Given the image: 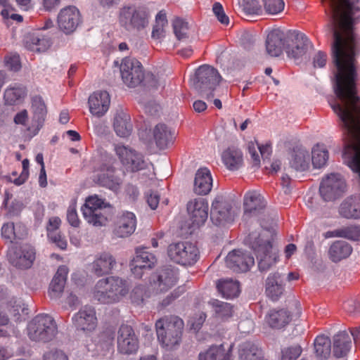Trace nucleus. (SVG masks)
<instances>
[{
  "instance_id": "f257e3e1",
  "label": "nucleus",
  "mask_w": 360,
  "mask_h": 360,
  "mask_svg": "<svg viewBox=\"0 0 360 360\" xmlns=\"http://www.w3.org/2000/svg\"><path fill=\"white\" fill-rule=\"evenodd\" d=\"M330 18L328 25L333 34L331 46L333 84L336 100L330 103L341 108H360L357 94V72L355 56L358 39L354 23L360 20V0H323Z\"/></svg>"
},
{
  "instance_id": "f03ea898",
  "label": "nucleus",
  "mask_w": 360,
  "mask_h": 360,
  "mask_svg": "<svg viewBox=\"0 0 360 360\" xmlns=\"http://www.w3.org/2000/svg\"><path fill=\"white\" fill-rule=\"evenodd\" d=\"M269 234V230L259 234L252 233L245 240L254 251L260 271H268L277 262L278 250L273 247Z\"/></svg>"
},
{
  "instance_id": "7ed1b4c3",
  "label": "nucleus",
  "mask_w": 360,
  "mask_h": 360,
  "mask_svg": "<svg viewBox=\"0 0 360 360\" xmlns=\"http://www.w3.org/2000/svg\"><path fill=\"white\" fill-rule=\"evenodd\" d=\"M128 292L129 288L125 280L110 276L96 283L93 297L101 304H110L119 302Z\"/></svg>"
},
{
  "instance_id": "20e7f679",
  "label": "nucleus",
  "mask_w": 360,
  "mask_h": 360,
  "mask_svg": "<svg viewBox=\"0 0 360 360\" xmlns=\"http://www.w3.org/2000/svg\"><path fill=\"white\" fill-rule=\"evenodd\" d=\"M217 70L208 65L200 66L191 79L192 87L207 99L214 97L213 91L221 81Z\"/></svg>"
},
{
  "instance_id": "39448f33",
  "label": "nucleus",
  "mask_w": 360,
  "mask_h": 360,
  "mask_svg": "<svg viewBox=\"0 0 360 360\" xmlns=\"http://www.w3.org/2000/svg\"><path fill=\"white\" fill-rule=\"evenodd\" d=\"M155 328L160 343L171 348L181 340L184 322L177 316H165L156 321Z\"/></svg>"
},
{
  "instance_id": "423d86ee",
  "label": "nucleus",
  "mask_w": 360,
  "mask_h": 360,
  "mask_svg": "<svg viewBox=\"0 0 360 360\" xmlns=\"http://www.w3.org/2000/svg\"><path fill=\"white\" fill-rule=\"evenodd\" d=\"M27 335L35 342H48L58 333V327L53 318L48 314H38L27 325Z\"/></svg>"
},
{
  "instance_id": "0eeeda50",
  "label": "nucleus",
  "mask_w": 360,
  "mask_h": 360,
  "mask_svg": "<svg viewBox=\"0 0 360 360\" xmlns=\"http://www.w3.org/2000/svg\"><path fill=\"white\" fill-rule=\"evenodd\" d=\"M108 204L97 196L89 197L82 208L85 220L94 226H105L110 215L104 210Z\"/></svg>"
},
{
  "instance_id": "6e6552de",
  "label": "nucleus",
  "mask_w": 360,
  "mask_h": 360,
  "mask_svg": "<svg viewBox=\"0 0 360 360\" xmlns=\"http://www.w3.org/2000/svg\"><path fill=\"white\" fill-rule=\"evenodd\" d=\"M169 257L174 262L181 265H192L198 260V249L188 242L172 243L168 246Z\"/></svg>"
},
{
  "instance_id": "1a4fd4ad",
  "label": "nucleus",
  "mask_w": 360,
  "mask_h": 360,
  "mask_svg": "<svg viewBox=\"0 0 360 360\" xmlns=\"http://www.w3.org/2000/svg\"><path fill=\"white\" fill-rule=\"evenodd\" d=\"M345 179L339 174H330L321 182L319 193L325 201H333L342 197L347 191Z\"/></svg>"
},
{
  "instance_id": "9d476101",
  "label": "nucleus",
  "mask_w": 360,
  "mask_h": 360,
  "mask_svg": "<svg viewBox=\"0 0 360 360\" xmlns=\"http://www.w3.org/2000/svg\"><path fill=\"white\" fill-rule=\"evenodd\" d=\"M119 21L126 30H140L148 23V12L146 8L124 7L120 10Z\"/></svg>"
},
{
  "instance_id": "9b49d317",
  "label": "nucleus",
  "mask_w": 360,
  "mask_h": 360,
  "mask_svg": "<svg viewBox=\"0 0 360 360\" xmlns=\"http://www.w3.org/2000/svg\"><path fill=\"white\" fill-rule=\"evenodd\" d=\"M34 248L27 244L21 246L13 245L8 248L7 259L9 263L19 269H30L35 260Z\"/></svg>"
},
{
  "instance_id": "f8f14e48",
  "label": "nucleus",
  "mask_w": 360,
  "mask_h": 360,
  "mask_svg": "<svg viewBox=\"0 0 360 360\" xmlns=\"http://www.w3.org/2000/svg\"><path fill=\"white\" fill-rule=\"evenodd\" d=\"M210 219L216 226H224L233 221V212L230 201L219 195L214 199L210 211Z\"/></svg>"
},
{
  "instance_id": "ddd939ff",
  "label": "nucleus",
  "mask_w": 360,
  "mask_h": 360,
  "mask_svg": "<svg viewBox=\"0 0 360 360\" xmlns=\"http://www.w3.org/2000/svg\"><path fill=\"white\" fill-rule=\"evenodd\" d=\"M124 83L129 87H136L143 80V70L141 63L134 58H125L120 65Z\"/></svg>"
},
{
  "instance_id": "4468645a",
  "label": "nucleus",
  "mask_w": 360,
  "mask_h": 360,
  "mask_svg": "<svg viewBox=\"0 0 360 360\" xmlns=\"http://www.w3.org/2000/svg\"><path fill=\"white\" fill-rule=\"evenodd\" d=\"M115 150L122 165L130 171L134 172L144 169L146 167L147 164L143 159V156L134 149L117 144L115 147Z\"/></svg>"
},
{
  "instance_id": "2eb2a0df",
  "label": "nucleus",
  "mask_w": 360,
  "mask_h": 360,
  "mask_svg": "<svg viewBox=\"0 0 360 360\" xmlns=\"http://www.w3.org/2000/svg\"><path fill=\"white\" fill-rule=\"evenodd\" d=\"M311 47L307 37L302 33L295 31L288 33L285 51L288 57L299 59L304 56Z\"/></svg>"
},
{
  "instance_id": "dca6fc26",
  "label": "nucleus",
  "mask_w": 360,
  "mask_h": 360,
  "mask_svg": "<svg viewBox=\"0 0 360 360\" xmlns=\"http://www.w3.org/2000/svg\"><path fill=\"white\" fill-rule=\"evenodd\" d=\"M139 341L133 328L128 325H122L118 331L117 349L124 354H130L137 351Z\"/></svg>"
},
{
  "instance_id": "f3484780",
  "label": "nucleus",
  "mask_w": 360,
  "mask_h": 360,
  "mask_svg": "<svg viewBox=\"0 0 360 360\" xmlns=\"http://www.w3.org/2000/svg\"><path fill=\"white\" fill-rule=\"evenodd\" d=\"M72 320L77 330L86 333L94 330L97 325L95 309L90 306H84L80 309Z\"/></svg>"
},
{
  "instance_id": "a211bd4d",
  "label": "nucleus",
  "mask_w": 360,
  "mask_h": 360,
  "mask_svg": "<svg viewBox=\"0 0 360 360\" xmlns=\"http://www.w3.org/2000/svg\"><path fill=\"white\" fill-rule=\"evenodd\" d=\"M81 22L79 10L72 6L60 10L58 15V25L63 32L66 34L73 32Z\"/></svg>"
},
{
  "instance_id": "6ab92c4d",
  "label": "nucleus",
  "mask_w": 360,
  "mask_h": 360,
  "mask_svg": "<svg viewBox=\"0 0 360 360\" xmlns=\"http://www.w3.org/2000/svg\"><path fill=\"white\" fill-rule=\"evenodd\" d=\"M226 265L235 272H246L255 264L253 257L240 250H233L226 257Z\"/></svg>"
},
{
  "instance_id": "aec40b11",
  "label": "nucleus",
  "mask_w": 360,
  "mask_h": 360,
  "mask_svg": "<svg viewBox=\"0 0 360 360\" xmlns=\"http://www.w3.org/2000/svg\"><path fill=\"white\" fill-rule=\"evenodd\" d=\"M187 210L193 226L202 225L208 217V204L202 198L195 199L187 205Z\"/></svg>"
},
{
  "instance_id": "412c9836",
  "label": "nucleus",
  "mask_w": 360,
  "mask_h": 360,
  "mask_svg": "<svg viewBox=\"0 0 360 360\" xmlns=\"http://www.w3.org/2000/svg\"><path fill=\"white\" fill-rule=\"evenodd\" d=\"M288 34L279 29L270 32L266 38V48L267 53L274 57L279 56L283 49L285 50Z\"/></svg>"
},
{
  "instance_id": "4be33fe9",
  "label": "nucleus",
  "mask_w": 360,
  "mask_h": 360,
  "mask_svg": "<svg viewBox=\"0 0 360 360\" xmlns=\"http://www.w3.org/2000/svg\"><path fill=\"white\" fill-rule=\"evenodd\" d=\"M116 264V259L110 252H103L96 255L91 271L97 276H102L110 274Z\"/></svg>"
},
{
  "instance_id": "5701e85b",
  "label": "nucleus",
  "mask_w": 360,
  "mask_h": 360,
  "mask_svg": "<svg viewBox=\"0 0 360 360\" xmlns=\"http://www.w3.org/2000/svg\"><path fill=\"white\" fill-rule=\"evenodd\" d=\"M176 281L174 271L170 267H164L153 276L152 285L157 292H163L171 288Z\"/></svg>"
},
{
  "instance_id": "b1692460",
  "label": "nucleus",
  "mask_w": 360,
  "mask_h": 360,
  "mask_svg": "<svg viewBox=\"0 0 360 360\" xmlns=\"http://www.w3.org/2000/svg\"><path fill=\"white\" fill-rule=\"evenodd\" d=\"M88 103L91 113L98 117H102L109 108V94L105 91L94 92L89 96Z\"/></svg>"
},
{
  "instance_id": "393cba45",
  "label": "nucleus",
  "mask_w": 360,
  "mask_h": 360,
  "mask_svg": "<svg viewBox=\"0 0 360 360\" xmlns=\"http://www.w3.org/2000/svg\"><path fill=\"white\" fill-rule=\"evenodd\" d=\"M266 207V201L260 193L255 191L246 193L243 200L245 216L258 214Z\"/></svg>"
},
{
  "instance_id": "a878e982",
  "label": "nucleus",
  "mask_w": 360,
  "mask_h": 360,
  "mask_svg": "<svg viewBox=\"0 0 360 360\" xmlns=\"http://www.w3.org/2000/svg\"><path fill=\"white\" fill-rule=\"evenodd\" d=\"M32 126L28 127L27 130L32 131L33 128L37 132L42 127L47 113L46 106L40 96L32 98Z\"/></svg>"
},
{
  "instance_id": "bb28decb",
  "label": "nucleus",
  "mask_w": 360,
  "mask_h": 360,
  "mask_svg": "<svg viewBox=\"0 0 360 360\" xmlns=\"http://www.w3.org/2000/svg\"><path fill=\"white\" fill-rule=\"evenodd\" d=\"M153 136L156 146L160 150H165L172 145L174 139V131L167 125L159 123L153 130Z\"/></svg>"
},
{
  "instance_id": "cd10ccee",
  "label": "nucleus",
  "mask_w": 360,
  "mask_h": 360,
  "mask_svg": "<svg viewBox=\"0 0 360 360\" xmlns=\"http://www.w3.org/2000/svg\"><path fill=\"white\" fill-rule=\"evenodd\" d=\"M136 228V217L134 213L130 212H124L119 217L115 227L114 234L119 238H124L134 233Z\"/></svg>"
},
{
  "instance_id": "c85d7f7f",
  "label": "nucleus",
  "mask_w": 360,
  "mask_h": 360,
  "mask_svg": "<svg viewBox=\"0 0 360 360\" xmlns=\"http://www.w3.org/2000/svg\"><path fill=\"white\" fill-rule=\"evenodd\" d=\"M284 285L281 275L275 272L270 274L265 283V293L273 301H277L284 292Z\"/></svg>"
},
{
  "instance_id": "c756f323",
  "label": "nucleus",
  "mask_w": 360,
  "mask_h": 360,
  "mask_svg": "<svg viewBox=\"0 0 360 360\" xmlns=\"http://www.w3.org/2000/svg\"><path fill=\"white\" fill-rule=\"evenodd\" d=\"M352 245L345 240H335L329 247L328 256L334 263H338L348 258L352 252Z\"/></svg>"
},
{
  "instance_id": "7c9ffc66",
  "label": "nucleus",
  "mask_w": 360,
  "mask_h": 360,
  "mask_svg": "<svg viewBox=\"0 0 360 360\" xmlns=\"http://www.w3.org/2000/svg\"><path fill=\"white\" fill-rule=\"evenodd\" d=\"M212 187V178L210 172L207 168L199 169L194 180L193 191L197 195H204L208 194Z\"/></svg>"
},
{
  "instance_id": "2f4dec72",
  "label": "nucleus",
  "mask_w": 360,
  "mask_h": 360,
  "mask_svg": "<svg viewBox=\"0 0 360 360\" xmlns=\"http://www.w3.org/2000/svg\"><path fill=\"white\" fill-rule=\"evenodd\" d=\"M68 269L66 266H60L53 278L49 290V295L51 299H58L60 297L66 283Z\"/></svg>"
},
{
  "instance_id": "473e14b6",
  "label": "nucleus",
  "mask_w": 360,
  "mask_h": 360,
  "mask_svg": "<svg viewBox=\"0 0 360 360\" xmlns=\"http://www.w3.org/2000/svg\"><path fill=\"white\" fill-rule=\"evenodd\" d=\"M221 158L226 168L232 171L238 169L243 162L242 151L235 146L226 149L222 153Z\"/></svg>"
},
{
  "instance_id": "72a5a7b5",
  "label": "nucleus",
  "mask_w": 360,
  "mask_h": 360,
  "mask_svg": "<svg viewBox=\"0 0 360 360\" xmlns=\"http://www.w3.org/2000/svg\"><path fill=\"white\" fill-rule=\"evenodd\" d=\"M266 322L272 328L281 329L291 321L290 313L285 309H271L266 316Z\"/></svg>"
},
{
  "instance_id": "f704fd0d",
  "label": "nucleus",
  "mask_w": 360,
  "mask_h": 360,
  "mask_svg": "<svg viewBox=\"0 0 360 360\" xmlns=\"http://www.w3.org/2000/svg\"><path fill=\"white\" fill-rule=\"evenodd\" d=\"M95 181L98 185L112 191L117 190L120 184V179L115 175V169L112 167H107L105 170H101L95 177Z\"/></svg>"
},
{
  "instance_id": "c9c22d12",
  "label": "nucleus",
  "mask_w": 360,
  "mask_h": 360,
  "mask_svg": "<svg viewBox=\"0 0 360 360\" xmlns=\"http://www.w3.org/2000/svg\"><path fill=\"white\" fill-rule=\"evenodd\" d=\"M23 43L26 49L36 52H44L51 46V41L49 39L41 37L36 33L27 34L24 37Z\"/></svg>"
},
{
  "instance_id": "e433bc0d",
  "label": "nucleus",
  "mask_w": 360,
  "mask_h": 360,
  "mask_svg": "<svg viewBox=\"0 0 360 360\" xmlns=\"http://www.w3.org/2000/svg\"><path fill=\"white\" fill-rule=\"evenodd\" d=\"M351 348L349 335L345 331L340 332L333 337V353L336 358L345 356Z\"/></svg>"
},
{
  "instance_id": "4c0bfd02",
  "label": "nucleus",
  "mask_w": 360,
  "mask_h": 360,
  "mask_svg": "<svg viewBox=\"0 0 360 360\" xmlns=\"http://www.w3.org/2000/svg\"><path fill=\"white\" fill-rule=\"evenodd\" d=\"M310 155L303 148L294 149L290 162V167L296 171L303 172L309 167Z\"/></svg>"
},
{
  "instance_id": "58836bf2",
  "label": "nucleus",
  "mask_w": 360,
  "mask_h": 360,
  "mask_svg": "<svg viewBox=\"0 0 360 360\" xmlns=\"http://www.w3.org/2000/svg\"><path fill=\"white\" fill-rule=\"evenodd\" d=\"M114 130L120 137L129 136L132 131V125L128 115L121 112L117 114L114 118Z\"/></svg>"
},
{
  "instance_id": "ea45409f",
  "label": "nucleus",
  "mask_w": 360,
  "mask_h": 360,
  "mask_svg": "<svg viewBox=\"0 0 360 360\" xmlns=\"http://www.w3.org/2000/svg\"><path fill=\"white\" fill-rule=\"evenodd\" d=\"M198 360H231L229 351L226 352L222 345L211 346L198 354Z\"/></svg>"
},
{
  "instance_id": "a19ab883",
  "label": "nucleus",
  "mask_w": 360,
  "mask_h": 360,
  "mask_svg": "<svg viewBox=\"0 0 360 360\" xmlns=\"http://www.w3.org/2000/svg\"><path fill=\"white\" fill-rule=\"evenodd\" d=\"M314 352L316 357L320 360L327 359L331 353L330 339L325 335H319L315 339Z\"/></svg>"
},
{
  "instance_id": "79ce46f5",
  "label": "nucleus",
  "mask_w": 360,
  "mask_h": 360,
  "mask_svg": "<svg viewBox=\"0 0 360 360\" xmlns=\"http://www.w3.org/2000/svg\"><path fill=\"white\" fill-rule=\"evenodd\" d=\"M217 290L225 298H233L240 293L239 283L232 279L219 281L217 285Z\"/></svg>"
},
{
  "instance_id": "37998d69",
  "label": "nucleus",
  "mask_w": 360,
  "mask_h": 360,
  "mask_svg": "<svg viewBox=\"0 0 360 360\" xmlns=\"http://www.w3.org/2000/svg\"><path fill=\"white\" fill-rule=\"evenodd\" d=\"M131 262L139 265V266L145 267V269H151L154 267L157 262L155 257L145 250V248H136V256Z\"/></svg>"
},
{
  "instance_id": "c03bdc74",
  "label": "nucleus",
  "mask_w": 360,
  "mask_h": 360,
  "mask_svg": "<svg viewBox=\"0 0 360 360\" xmlns=\"http://www.w3.org/2000/svg\"><path fill=\"white\" fill-rule=\"evenodd\" d=\"M209 303L214 309L217 318L224 321L232 316L233 311L231 304L218 300H213Z\"/></svg>"
},
{
  "instance_id": "a18cd8bd",
  "label": "nucleus",
  "mask_w": 360,
  "mask_h": 360,
  "mask_svg": "<svg viewBox=\"0 0 360 360\" xmlns=\"http://www.w3.org/2000/svg\"><path fill=\"white\" fill-rule=\"evenodd\" d=\"M328 159V153L323 147L317 145L314 147L311 152L312 164L316 168H321L326 164Z\"/></svg>"
},
{
  "instance_id": "49530a36",
  "label": "nucleus",
  "mask_w": 360,
  "mask_h": 360,
  "mask_svg": "<svg viewBox=\"0 0 360 360\" xmlns=\"http://www.w3.org/2000/svg\"><path fill=\"white\" fill-rule=\"evenodd\" d=\"M25 89L22 86L9 87L6 89L4 95L5 102L8 105H13L17 101L25 97Z\"/></svg>"
},
{
  "instance_id": "de8ad7c7",
  "label": "nucleus",
  "mask_w": 360,
  "mask_h": 360,
  "mask_svg": "<svg viewBox=\"0 0 360 360\" xmlns=\"http://www.w3.org/2000/svg\"><path fill=\"white\" fill-rule=\"evenodd\" d=\"M174 33L178 40H184L188 38L189 27L187 22L179 18H176L172 21Z\"/></svg>"
},
{
  "instance_id": "09e8293b",
  "label": "nucleus",
  "mask_w": 360,
  "mask_h": 360,
  "mask_svg": "<svg viewBox=\"0 0 360 360\" xmlns=\"http://www.w3.org/2000/svg\"><path fill=\"white\" fill-rule=\"evenodd\" d=\"M167 24L166 13L160 11L155 18V25L152 31V37L154 39H160L164 37V27Z\"/></svg>"
},
{
  "instance_id": "8fccbe9b",
  "label": "nucleus",
  "mask_w": 360,
  "mask_h": 360,
  "mask_svg": "<svg viewBox=\"0 0 360 360\" xmlns=\"http://www.w3.org/2000/svg\"><path fill=\"white\" fill-rule=\"evenodd\" d=\"M239 4L246 14H259L262 12L261 6L257 0H241Z\"/></svg>"
},
{
  "instance_id": "3c124183",
  "label": "nucleus",
  "mask_w": 360,
  "mask_h": 360,
  "mask_svg": "<svg viewBox=\"0 0 360 360\" xmlns=\"http://www.w3.org/2000/svg\"><path fill=\"white\" fill-rule=\"evenodd\" d=\"M264 9L271 15L281 12L285 6L283 0H263Z\"/></svg>"
},
{
  "instance_id": "603ef678",
  "label": "nucleus",
  "mask_w": 360,
  "mask_h": 360,
  "mask_svg": "<svg viewBox=\"0 0 360 360\" xmlns=\"http://www.w3.org/2000/svg\"><path fill=\"white\" fill-rule=\"evenodd\" d=\"M342 238L360 241V226L351 225L341 228Z\"/></svg>"
},
{
  "instance_id": "864d4df0",
  "label": "nucleus",
  "mask_w": 360,
  "mask_h": 360,
  "mask_svg": "<svg viewBox=\"0 0 360 360\" xmlns=\"http://www.w3.org/2000/svg\"><path fill=\"white\" fill-rule=\"evenodd\" d=\"M302 352V347L297 345L284 348L281 351V360H295L301 355Z\"/></svg>"
},
{
  "instance_id": "5fc2aeb1",
  "label": "nucleus",
  "mask_w": 360,
  "mask_h": 360,
  "mask_svg": "<svg viewBox=\"0 0 360 360\" xmlns=\"http://www.w3.org/2000/svg\"><path fill=\"white\" fill-rule=\"evenodd\" d=\"M67 220L74 227L79 226V219L76 210V201L72 200L67 210Z\"/></svg>"
},
{
  "instance_id": "6e6d98bb",
  "label": "nucleus",
  "mask_w": 360,
  "mask_h": 360,
  "mask_svg": "<svg viewBox=\"0 0 360 360\" xmlns=\"http://www.w3.org/2000/svg\"><path fill=\"white\" fill-rule=\"evenodd\" d=\"M213 13L217 20L223 25H228L229 18L224 11V8L220 3H214L212 8Z\"/></svg>"
},
{
  "instance_id": "4d7b16f0",
  "label": "nucleus",
  "mask_w": 360,
  "mask_h": 360,
  "mask_svg": "<svg viewBox=\"0 0 360 360\" xmlns=\"http://www.w3.org/2000/svg\"><path fill=\"white\" fill-rule=\"evenodd\" d=\"M49 240L56 244L61 250H65L67 248V241L65 238L62 237L59 231H51L48 233Z\"/></svg>"
},
{
  "instance_id": "13d9d810",
  "label": "nucleus",
  "mask_w": 360,
  "mask_h": 360,
  "mask_svg": "<svg viewBox=\"0 0 360 360\" xmlns=\"http://www.w3.org/2000/svg\"><path fill=\"white\" fill-rule=\"evenodd\" d=\"M141 84L149 89H155L158 86V81L155 76L151 72L143 73V80Z\"/></svg>"
},
{
  "instance_id": "bf43d9fd",
  "label": "nucleus",
  "mask_w": 360,
  "mask_h": 360,
  "mask_svg": "<svg viewBox=\"0 0 360 360\" xmlns=\"http://www.w3.org/2000/svg\"><path fill=\"white\" fill-rule=\"evenodd\" d=\"M22 171L19 177L14 179L13 183L17 186L23 184L29 176L30 162L27 159H24L22 162Z\"/></svg>"
},
{
  "instance_id": "052dcab7",
  "label": "nucleus",
  "mask_w": 360,
  "mask_h": 360,
  "mask_svg": "<svg viewBox=\"0 0 360 360\" xmlns=\"http://www.w3.org/2000/svg\"><path fill=\"white\" fill-rule=\"evenodd\" d=\"M6 66L12 71H18L20 69V58L18 55L7 56L5 57Z\"/></svg>"
},
{
  "instance_id": "680f3d73",
  "label": "nucleus",
  "mask_w": 360,
  "mask_h": 360,
  "mask_svg": "<svg viewBox=\"0 0 360 360\" xmlns=\"http://www.w3.org/2000/svg\"><path fill=\"white\" fill-rule=\"evenodd\" d=\"M1 236L10 243H13V240L16 238L13 223L4 224L1 228Z\"/></svg>"
},
{
  "instance_id": "e2e57ef3",
  "label": "nucleus",
  "mask_w": 360,
  "mask_h": 360,
  "mask_svg": "<svg viewBox=\"0 0 360 360\" xmlns=\"http://www.w3.org/2000/svg\"><path fill=\"white\" fill-rule=\"evenodd\" d=\"M255 42V35L249 32H244L240 37V44L244 49L250 50L251 49Z\"/></svg>"
},
{
  "instance_id": "0e129e2a",
  "label": "nucleus",
  "mask_w": 360,
  "mask_h": 360,
  "mask_svg": "<svg viewBox=\"0 0 360 360\" xmlns=\"http://www.w3.org/2000/svg\"><path fill=\"white\" fill-rule=\"evenodd\" d=\"M327 55L321 51H318L313 58V65L314 68H323L326 65Z\"/></svg>"
},
{
  "instance_id": "69168bd1",
  "label": "nucleus",
  "mask_w": 360,
  "mask_h": 360,
  "mask_svg": "<svg viewBox=\"0 0 360 360\" xmlns=\"http://www.w3.org/2000/svg\"><path fill=\"white\" fill-rule=\"evenodd\" d=\"M184 292V288L178 287L173 292L170 293L165 299L162 302V305L164 307L168 306L172 301L178 298Z\"/></svg>"
},
{
  "instance_id": "338daca9",
  "label": "nucleus",
  "mask_w": 360,
  "mask_h": 360,
  "mask_svg": "<svg viewBox=\"0 0 360 360\" xmlns=\"http://www.w3.org/2000/svg\"><path fill=\"white\" fill-rule=\"evenodd\" d=\"M44 360H68L67 355L60 350L51 351L44 356Z\"/></svg>"
},
{
  "instance_id": "774afa93",
  "label": "nucleus",
  "mask_w": 360,
  "mask_h": 360,
  "mask_svg": "<svg viewBox=\"0 0 360 360\" xmlns=\"http://www.w3.org/2000/svg\"><path fill=\"white\" fill-rule=\"evenodd\" d=\"M146 201L152 210H155L159 204L160 196L156 192L150 191L146 195Z\"/></svg>"
}]
</instances>
